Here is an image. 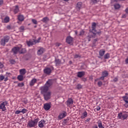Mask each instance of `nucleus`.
I'll use <instances>...</instances> for the list:
<instances>
[{
    "label": "nucleus",
    "instance_id": "f257e3e1",
    "mask_svg": "<svg viewBox=\"0 0 128 128\" xmlns=\"http://www.w3.org/2000/svg\"><path fill=\"white\" fill-rule=\"evenodd\" d=\"M9 40H10V36H6L2 38L1 39L0 44L1 46H6V42H8Z\"/></svg>",
    "mask_w": 128,
    "mask_h": 128
},
{
    "label": "nucleus",
    "instance_id": "f03ea898",
    "mask_svg": "<svg viewBox=\"0 0 128 128\" xmlns=\"http://www.w3.org/2000/svg\"><path fill=\"white\" fill-rule=\"evenodd\" d=\"M38 118H37L34 120H31L28 122V126H30V128H34L36 124H38Z\"/></svg>",
    "mask_w": 128,
    "mask_h": 128
},
{
    "label": "nucleus",
    "instance_id": "7ed1b4c3",
    "mask_svg": "<svg viewBox=\"0 0 128 128\" xmlns=\"http://www.w3.org/2000/svg\"><path fill=\"white\" fill-rule=\"evenodd\" d=\"M52 70H54V66H50V68L46 67L44 70V72L46 74L50 76L52 74Z\"/></svg>",
    "mask_w": 128,
    "mask_h": 128
},
{
    "label": "nucleus",
    "instance_id": "20e7f679",
    "mask_svg": "<svg viewBox=\"0 0 128 128\" xmlns=\"http://www.w3.org/2000/svg\"><path fill=\"white\" fill-rule=\"evenodd\" d=\"M8 104V103L6 101L0 104V110H2V112H6V106H7Z\"/></svg>",
    "mask_w": 128,
    "mask_h": 128
},
{
    "label": "nucleus",
    "instance_id": "39448f33",
    "mask_svg": "<svg viewBox=\"0 0 128 128\" xmlns=\"http://www.w3.org/2000/svg\"><path fill=\"white\" fill-rule=\"evenodd\" d=\"M44 96V100H50L51 96H52V92H48L46 93H44L42 94Z\"/></svg>",
    "mask_w": 128,
    "mask_h": 128
},
{
    "label": "nucleus",
    "instance_id": "423d86ee",
    "mask_svg": "<svg viewBox=\"0 0 128 128\" xmlns=\"http://www.w3.org/2000/svg\"><path fill=\"white\" fill-rule=\"evenodd\" d=\"M53 84H54V80H49L46 82L44 86H46L48 88H50V86H52Z\"/></svg>",
    "mask_w": 128,
    "mask_h": 128
},
{
    "label": "nucleus",
    "instance_id": "0eeeda50",
    "mask_svg": "<svg viewBox=\"0 0 128 128\" xmlns=\"http://www.w3.org/2000/svg\"><path fill=\"white\" fill-rule=\"evenodd\" d=\"M40 90L41 94H46V92H48V88L44 85L40 88Z\"/></svg>",
    "mask_w": 128,
    "mask_h": 128
},
{
    "label": "nucleus",
    "instance_id": "6e6552de",
    "mask_svg": "<svg viewBox=\"0 0 128 128\" xmlns=\"http://www.w3.org/2000/svg\"><path fill=\"white\" fill-rule=\"evenodd\" d=\"M20 48L18 46L14 47L12 48V52H13L14 54H16L20 52Z\"/></svg>",
    "mask_w": 128,
    "mask_h": 128
},
{
    "label": "nucleus",
    "instance_id": "1a4fd4ad",
    "mask_svg": "<svg viewBox=\"0 0 128 128\" xmlns=\"http://www.w3.org/2000/svg\"><path fill=\"white\" fill-rule=\"evenodd\" d=\"M50 108H52L50 104L45 103L44 104V108L45 110H50Z\"/></svg>",
    "mask_w": 128,
    "mask_h": 128
},
{
    "label": "nucleus",
    "instance_id": "9d476101",
    "mask_svg": "<svg viewBox=\"0 0 128 128\" xmlns=\"http://www.w3.org/2000/svg\"><path fill=\"white\" fill-rule=\"evenodd\" d=\"M108 76V71L105 70L102 72V76L100 78V80H104V78H106V76Z\"/></svg>",
    "mask_w": 128,
    "mask_h": 128
},
{
    "label": "nucleus",
    "instance_id": "9b49d317",
    "mask_svg": "<svg viewBox=\"0 0 128 128\" xmlns=\"http://www.w3.org/2000/svg\"><path fill=\"white\" fill-rule=\"evenodd\" d=\"M66 111H64L58 116V120H62V118H66Z\"/></svg>",
    "mask_w": 128,
    "mask_h": 128
},
{
    "label": "nucleus",
    "instance_id": "f8f14e48",
    "mask_svg": "<svg viewBox=\"0 0 128 128\" xmlns=\"http://www.w3.org/2000/svg\"><path fill=\"white\" fill-rule=\"evenodd\" d=\"M46 124V121L44 120H42L38 122V126L40 128H42L44 126V124Z\"/></svg>",
    "mask_w": 128,
    "mask_h": 128
},
{
    "label": "nucleus",
    "instance_id": "ddd939ff",
    "mask_svg": "<svg viewBox=\"0 0 128 128\" xmlns=\"http://www.w3.org/2000/svg\"><path fill=\"white\" fill-rule=\"evenodd\" d=\"M72 40H74V38H72V36H67L66 38V42H67V44H70L72 42Z\"/></svg>",
    "mask_w": 128,
    "mask_h": 128
},
{
    "label": "nucleus",
    "instance_id": "4468645a",
    "mask_svg": "<svg viewBox=\"0 0 128 128\" xmlns=\"http://www.w3.org/2000/svg\"><path fill=\"white\" fill-rule=\"evenodd\" d=\"M66 102L68 106H70V104H74V100H72V98H68Z\"/></svg>",
    "mask_w": 128,
    "mask_h": 128
},
{
    "label": "nucleus",
    "instance_id": "2eb2a0df",
    "mask_svg": "<svg viewBox=\"0 0 128 128\" xmlns=\"http://www.w3.org/2000/svg\"><path fill=\"white\" fill-rule=\"evenodd\" d=\"M26 44L28 46H34V44H36L34 43V40L27 41Z\"/></svg>",
    "mask_w": 128,
    "mask_h": 128
},
{
    "label": "nucleus",
    "instance_id": "dca6fc26",
    "mask_svg": "<svg viewBox=\"0 0 128 128\" xmlns=\"http://www.w3.org/2000/svg\"><path fill=\"white\" fill-rule=\"evenodd\" d=\"M96 22H93L92 24V32L94 34V32H96Z\"/></svg>",
    "mask_w": 128,
    "mask_h": 128
},
{
    "label": "nucleus",
    "instance_id": "f3484780",
    "mask_svg": "<svg viewBox=\"0 0 128 128\" xmlns=\"http://www.w3.org/2000/svg\"><path fill=\"white\" fill-rule=\"evenodd\" d=\"M44 48H41L38 50L37 52V54L38 56H40L41 54H44Z\"/></svg>",
    "mask_w": 128,
    "mask_h": 128
},
{
    "label": "nucleus",
    "instance_id": "a211bd4d",
    "mask_svg": "<svg viewBox=\"0 0 128 128\" xmlns=\"http://www.w3.org/2000/svg\"><path fill=\"white\" fill-rule=\"evenodd\" d=\"M84 74H86V72H78L77 76L78 78H82Z\"/></svg>",
    "mask_w": 128,
    "mask_h": 128
},
{
    "label": "nucleus",
    "instance_id": "6ab92c4d",
    "mask_svg": "<svg viewBox=\"0 0 128 128\" xmlns=\"http://www.w3.org/2000/svg\"><path fill=\"white\" fill-rule=\"evenodd\" d=\"M82 2H78L76 6V8L77 10H80L82 8Z\"/></svg>",
    "mask_w": 128,
    "mask_h": 128
},
{
    "label": "nucleus",
    "instance_id": "aec40b11",
    "mask_svg": "<svg viewBox=\"0 0 128 128\" xmlns=\"http://www.w3.org/2000/svg\"><path fill=\"white\" fill-rule=\"evenodd\" d=\"M37 80L36 78L32 79L30 82V86H34V84L36 82Z\"/></svg>",
    "mask_w": 128,
    "mask_h": 128
},
{
    "label": "nucleus",
    "instance_id": "412c9836",
    "mask_svg": "<svg viewBox=\"0 0 128 128\" xmlns=\"http://www.w3.org/2000/svg\"><path fill=\"white\" fill-rule=\"evenodd\" d=\"M18 18L19 22H24V16L22 14L18 15Z\"/></svg>",
    "mask_w": 128,
    "mask_h": 128
},
{
    "label": "nucleus",
    "instance_id": "4be33fe9",
    "mask_svg": "<svg viewBox=\"0 0 128 128\" xmlns=\"http://www.w3.org/2000/svg\"><path fill=\"white\" fill-rule=\"evenodd\" d=\"M50 21V19L48 17H44V18L42 20L41 22H42L44 24H48V22Z\"/></svg>",
    "mask_w": 128,
    "mask_h": 128
},
{
    "label": "nucleus",
    "instance_id": "5701e85b",
    "mask_svg": "<svg viewBox=\"0 0 128 128\" xmlns=\"http://www.w3.org/2000/svg\"><path fill=\"white\" fill-rule=\"evenodd\" d=\"M20 74L24 76L26 74V70L25 68L20 69Z\"/></svg>",
    "mask_w": 128,
    "mask_h": 128
},
{
    "label": "nucleus",
    "instance_id": "b1692460",
    "mask_svg": "<svg viewBox=\"0 0 128 128\" xmlns=\"http://www.w3.org/2000/svg\"><path fill=\"white\" fill-rule=\"evenodd\" d=\"M97 124L99 128H104V127L102 126V121L100 120H98L97 122Z\"/></svg>",
    "mask_w": 128,
    "mask_h": 128
},
{
    "label": "nucleus",
    "instance_id": "393cba45",
    "mask_svg": "<svg viewBox=\"0 0 128 128\" xmlns=\"http://www.w3.org/2000/svg\"><path fill=\"white\" fill-rule=\"evenodd\" d=\"M17 78L20 80V82H22V80H24V75H18L17 77Z\"/></svg>",
    "mask_w": 128,
    "mask_h": 128
},
{
    "label": "nucleus",
    "instance_id": "a878e982",
    "mask_svg": "<svg viewBox=\"0 0 128 128\" xmlns=\"http://www.w3.org/2000/svg\"><path fill=\"white\" fill-rule=\"evenodd\" d=\"M55 62L56 66H60L62 64V60L60 59H56Z\"/></svg>",
    "mask_w": 128,
    "mask_h": 128
},
{
    "label": "nucleus",
    "instance_id": "bb28decb",
    "mask_svg": "<svg viewBox=\"0 0 128 128\" xmlns=\"http://www.w3.org/2000/svg\"><path fill=\"white\" fill-rule=\"evenodd\" d=\"M20 12V9L18 8V6H15V8L14 10V12L15 14H18V12Z\"/></svg>",
    "mask_w": 128,
    "mask_h": 128
},
{
    "label": "nucleus",
    "instance_id": "cd10ccee",
    "mask_svg": "<svg viewBox=\"0 0 128 128\" xmlns=\"http://www.w3.org/2000/svg\"><path fill=\"white\" fill-rule=\"evenodd\" d=\"M88 116V112L86 111H84L82 114V116H81V118H86Z\"/></svg>",
    "mask_w": 128,
    "mask_h": 128
},
{
    "label": "nucleus",
    "instance_id": "c85d7f7f",
    "mask_svg": "<svg viewBox=\"0 0 128 128\" xmlns=\"http://www.w3.org/2000/svg\"><path fill=\"white\" fill-rule=\"evenodd\" d=\"M106 52V50H102L99 52V54L100 56H104V53Z\"/></svg>",
    "mask_w": 128,
    "mask_h": 128
},
{
    "label": "nucleus",
    "instance_id": "c756f323",
    "mask_svg": "<svg viewBox=\"0 0 128 128\" xmlns=\"http://www.w3.org/2000/svg\"><path fill=\"white\" fill-rule=\"evenodd\" d=\"M123 100L125 102L126 104H128V97L127 96H123L122 97Z\"/></svg>",
    "mask_w": 128,
    "mask_h": 128
},
{
    "label": "nucleus",
    "instance_id": "7c9ffc66",
    "mask_svg": "<svg viewBox=\"0 0 128 128\" xmlns=\"http://www.w3.org/2000/svg\"><path fill=\"white\" fill-rule=\"evenodd\" d=\"M128 118V114H122V118L124 120H126V118Z\"/></svg>",
    "mask_w": 128,
    "mask_h": 128
},
{
    "label": "nucleus",
    "instance_id": "2f4dec72",
    "mask_svg": "<svg viewBox=\"0 0 128 128\" xmlns=\"http://www.w3.org/2000/svg\"><path fill=\"white\" fill-rule=\"evenodd\" d=\"M114 8L115 10H118L120 8V5L118 4H116L114 5Z\"/></svg>",
    "mask_w": 128,
    "mask_h": 128
},
{
    "label": "nucleus",
    "instance_id": "473e14b6",
    "mask_svg": "<svg viewBox=\"0 0 128 128\" xmlns=\"http://www.w3.org/2000/svg\"><path fill=\"white\" fill-rule=\"evenodd\" d=\"M8 22H10V17L8 16H6L4 18V22H5L6 24Z\"/></svg>",
    "mask_w": 128,
    "mask_h": 128
},
{
    "label": "nucleus",
    "instance_id": "72a5a7b5",
    "mask_svg": "<svg viewBox=\"0 0 128 128\" xmlns=\"http://www.w3.org/2000/svg\"><path fill=\"white\" fill-rule=\"evenodd\" d=\"M122 112H120L118 114V120H122Z\"/></svg>",
    "mask_w": 128,
    "mask_h": 128
},
{
    "label": "nucleus",
    "instance_id": "f704fd0d",
    "mask_svg": "<svg viewBox=\"0 0 128 128\" xmlns=\"http://www.w3.org/2000/svg\"><path fill=\"white\" fill-rule=\"evenodd\" d=\"M110 58V54L106 53L104 56V58L105 60H108Z\"/></svg>",
    "mask_w": 128,
    "mask_h": 128
},
{
    "label": "nucleus",
    "instance_id": "c9c22d12",
    "mask_svg": "<svg viewBox=\"0 0 128 128\" xmlns=\"http://www.w3.org/2000/svg\"><path fill=\"white\" fill-rule=\"evenodd\" d=\"M92 38V36L90 35V34H88L87 37H86V40H88V42H90V38Z\"/></svg>",
    "mask_w": 128,
    "mask_h": 128
},
{
    "label": "nucleus",
    "instance_id": "e433bc0d",
    "mask_svg": "<svg viewBox=\"0 0 128 128\" xmlns=\"http://www.w3.org/2000/svg\"><path fill=\"white\" fill-rule=\"evenodd\" d=\"M20 112L24 114L28 112V110H26V108H23V109Z\"/></svg>",
    "mask_w": 128,
    "mask_h": 128
},
{
    "label": "nucleus",
    "instance_id": "4c0bfd02",
    "mask_svg": "<svg viewBox=\"0 0 128 128\" xmlns=\"http://www.w3.org/2000/svg\"><path fill=\"white\" fill-rule=\"evenodd\" d=\"M4 80V76L0 75V82H2Z\"/></svg>",
    "mask_w": 128,
    "mask_h": 128
},
{
    "label": "nucleus",
    "instance_id": "58836bf2",
    "mask_svg": "<svg viewBox=\"0 0 128 128\" xmlns=\"http://www.w3.org/2000/svg\"><path fill=\"white\" fill-rule=\"evenodd\" d=\"M32 22L34 24H38V21L36 19H32Z\"/></svg>",
    "mask_w": 128,
    "mask_h": 128
},
{
    "label": "nucleus",
    "instance_id": "ea45409f",
    "mask_svg": "<svg viewBox=\"0 0 128 128\" xmlns=\"http://www.w3.org/2000/svg\"><path fill=\"white\" fill-rule=\"evenodd\" d=\"M19 30H20V32H24V26H21Z\"/></svg>",
    "mask_w": 128,
    "mask_h": 128
},
{
    "label": "nucleus",
    "instance_id": "a19ab883",
    "mask_svg": "<svg viewBox=\"0 0 128 128\" xmlns=\"http://www.w3.org/2000/svg\"><path fill=\"white\" fill-rule=\"evenodd\" d=\"M84 30H82L81 31H80V34H79V36H84Z\"/></svg>",
    "mask_w": 128,
    "mask_h": 128
},
{
    "label": "nucleus",
    "instance_id": "79ce46f5",
    "mask_svg": "<svg viewBox=\"0 0 128 128\" xmlns=\"http://www.w3.org/2000/svg\"><path fill=\"white\" fill-rule=\"evenodd\" d=\"M40 38H38V40H34V43L38 44V42H40Z\"/></svg>",
    "mask_w": 128,
    "mask_h": 128
},
{
    "label": "nucleus",
    "instance_id": "37998d69",
    "mask_svg": "<svg viewBox=\"0 0 128 128\" xmlns=\"http://www.w3.org/2000/svg\"><path fill=\"white\" fill-rule=\"evenodd\" d=\"M24 86V84L23 82L18 84V86L20 88H22Z\"/></svg>",
    "mask_w": 128,
    "mask_h": 128
},
{
    "label": "nucleus",
    "instance_id": "c03bdc74",
    "mask_svg": "<svg viewBox=\"0 0 128 128\" xmlns=\"http://www.w3.org/2000/svg\"><path fill=\"white\" fill-rule=\"evenodd\" d=\"M68 120H69V119H68V118L65 119V120L63 121V122H64V124H66V123L68 122Z\"/></svg>",
    "mask_w": 128,
    "mask_h": 128
},
{
    "label": "nucleus",
    "instance_id": "a18cd8bd",
    "mask_svg": "<svg viewBox=\"0 0 128 128\" xmlns=\"http://www.w3.org/2000/svg\"><path fill=\"white\" fill-rule=\"evenodd\" d=\"M98 86H102V82L101 81H99L98 82Z\"/></svg>",
    "mask_w": 128,
    "mask_h": 128
},
{
    "label": "nucleus",
    "instance_id": "49530a36",
    "mask_svg": "<svg viewBox=\"0 0 128 128\" xmlns=\"http://www.w3.org/2000/svg\"><path fill=\"white\" fill-rule=\"evenodd\" d=\"M97 110V112H98V110H100V106H97L95 109L94 110Z\"/></svg>",
    "mask_w": 128,
    "mask_h": 128
},
{
    "label": "nucleus",
    "instance_id": "de8ad7c7",
    "mask_svg": "<svg viewBox=\"0 0 128 128\" xmlns=\"http://www.w3.org/2000/svg\"><path fill=\"white\" fill-rule=\"evenodd\" d=\"M21 111L19 110H17L15 112V114H20Z\"/></svg>",
    "mask_w": 128,
    "mask_h": 128
},
{
    "label": "nucleus",
    "instance_id": "09e8293b",
    "mask_svg": "<svg viewBox=\"0 0 128 128\" xmlns=\"http://www.w3.org/2000/svg\"><path fill=\"white\" fill-rule=\"evenodd\" d=\"M10 64H14L16 63V61L14 60H10Z\"/></svg>",
    "mask_w": 128,
    "mask_h": 128
},
{
    "label": "nucleus",
    "instance_id": "8fccbe9b",
    "mask_svg": "<svg viewBox=\"0 0 128 128\" xmlns=\"http://www.w3.org/2000/svg\"><path fill=\"white\" fill-rule=\"evenodd\" d=\"M4 66V64L0 62V68H2Z\"/></svg>",
    "mask_w": 128,
    "mask_h": 128
},
{
    "label": "nucleus",
    "instance_id": "3c124183",
    "mask_svg": "<svg viewBox=\"0 0 128 128\" xmlns=\"http://www.w3.org/2000/svg\"><path fill=\"white\" fill-rule=\"evenodd\" d=\"M92 2L93 4H98V0H92Z\"/></svg>",
    "mask_w": 128,
    "mask_h": 128
},
{
    "label": "nucleus",
    "instance_id": "603ef678",
    "mask_svg": "<svg viewBox=\"0 0 128 128\" xmlns=\"http://www.w3.org/2000/svg\"><path fill=\"white\" fill-rule=\"evenodd\" d=\"M80 58V56L78 54H76L74 56V58Z\"/></svg>",
    "mask_w": 128,
    "mask_h": 128
},
{
    "label": "nucleus",
    "instance_id": "864d4df0",
    "mask_svg": "<svg viewBox=\"0 0 128 128\" xmlns=\"http://www.w3.org/2000/svg\"><path fill=\"white\" fill-rule=\"evenodd\" d=\"M77 88H78V89L82 88V85L78 84L77 86Z\"/></svg>",
    "mask_w": 128,
    "mask_h": 128
},
{
    "label": "nucleus",
    "instance_id": "5fc2aeb1",
    "mask_svg": "<svg viewBox=\"0 0 128 128\" xmlns=\"http://www.w3.org/2000/svg\"><path fill=\"white\" fill-rule=\"evenodd\" d=\"M122 18H126V14H124L122 16Z\"/></svg>",
    "mask_w": 128,
    "mask_h": 128
},
{
    "label": "nucleus",
    "instance_id": "6e6d98bb",
    "mask_svg": "<svg viewBox=\"0 0 128 128\" xmlns=\"http://www.w3.org/2000/svg\"><path fill=\"white\" fill-rule=\"evenodd\" d=\"M2 4H4V0H0V6Z\"/></svg>",
    "mask_w": 128,
    "mask_h": 128
},
{
    "label": "nucleus",
    "instance_id": "4d7b16f0",
    "mask_svg": "<svg viewBox=\"0 0 128 128\" xmlns=\"http://www.w3.org/2000/svg\"><path fill=\"white\" fill-rule=\"evenodd\" d=\"M90 120V118H88L86 120V122H88Z\"/></svg>",
    "mask_w": 128,
    "mask_h": 128
},
{
    "label": "nucleus",
    "instance_id": "13d9d810",
    "mask_svg": "<svg viewBox=\"0 0 128 128\" xmlns=\"http://www.w3.org/2000/svg\"><path fill=\"white\" fill-rule=\"evenodd\" d=\"M7 80H8V77L4 78V82H7Z\"/></svg>",
    "mask_w": 128,
    "mask_h": 128
},
{
    "label": "nucleus",
    "instance_id": "bf43d9fd",
    "mask_svg": "<svg viewBox=\"0 0 128 128\" xmlns=\"http://www.w3.org/2000/svg\"><path fill=\"white\" fill-rule=\"evenodd\" d=\"M6 28H7L8 30H10V28H12V27L10 26H6Z\"/></svg>",
    "mask_w": 128,
    "mask_h": 128
},
{
    "label": "nucleus",
    "instance_id": "052dcab7",
    "mask_svg": "<svg viewBox=\"0 0 128 128\" xmlns=\"http://www.w3.org/2000/svg\"><path fill=\"white\" fill-rule=\"evenodd\" d=\"M125 62L126 64H128V57L125 60Z\"/></svg>",
    "mask_w": 128,
    "mask_h": 128
},
{
    "label": "nucleus",
    "instance_id": "680f3d73",
    "mask_svg": "<svg viewBox=\"0 0 128 128\" xmlns=\"http://www.w3.org/2000/svg\"><path fill=\"white\" fill-rule=\"evenodd\" d=\"M125 12H126V14H128V8H126L125 10Z\"/></svg>",
    "mask_w": 128,
    "mask_h": 128
},
{
    "label": "nucleus",
    "instance_id": "e2e57ef3",
    "mask_svg": "<svg viewBox=\"0 0 128 128\" xmlns=\"http://www.w3.org/2000/svg\"><path fill=\"white\" fill-rule=\"evenodd\" d=\"M100 34V32H94V34Z\"/></svg>",
    "mask_w": 128,
    "mask_h": 128
},
{
    "label": "nucleus",
    "instance_id": "0e129e2a",
    "mask_svg": "<svg viewBox=\"0 0 128 128\" xmlns=\"http://www.w3.org/2000/svg\"><path fill=\"white\" fill-rule=\"evenodd\" d=\"M114 82H118V78H114Z\"/></svg>",
    "mask_w": 128,
    "mask_h": 128
},
{
    "label": "nucleus",
    "instance_id": "69168bd1",
    "mask_svg": "<svg viewBox=\"0 0 128 128\" xmlns=\"http://www.w3.org/2000/svg\"><path fill=\"white\" fill-rule=\"evenodd\" d=\"M92 128H98V127L97 125H95L94 126L92 127Z\"/></svg>",
    "mask_w": 128,
    "mask_h": 128
},
{
    "label": "nucleus",
    "instance_id": "338daca9",
    "mask_svg": "<svg viewBox=\"0 0 128 128\" xmlns=\"http://www.w3.org/2000/svg\"><path fill=\"white\" fill-rule=\"evenodd\" d=\"M114 0V2H118V0Z\"/></svg>",
    "mask_w": 128,
    "mask_h": 128
},
{
    "label": "nucleus",
    "instance_id": "774afa93",
    "mask_svg": "<svg viewBox=\"0 0 128 128\" xmlns=\"http://www.w3.org/2000/svg\"><path fill=\"white\" fill-rule=\"evenodd\" d=\"M75 34H78V31H76Z\"/></svg>",
    "mask_w": 128,
    "mask_h": 128
}]
</instances>
